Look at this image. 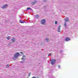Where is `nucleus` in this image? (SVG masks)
<instances>
[{"label": "nucleus", "instance_id": "nucleus-20", "mask_svg": "<svg viewBox=\"0 0 78 78\" xmlns=\"http://www.w3.org/2000/svg\"><path fill=\"white\" fill-rule=\"evenodd\" d=\"M30 75H31V73H30L29 75V76H30Z\"/></svg>", "mask_w": 78, "mask_h": 78}, {"label": "nucleus", "instance_id": "nucleus-11", "mask_svg": "<svg viewBox=\"0 0 78 78\" xmlns=\"http://www.w3.org/2000/svg\"><path fill=\"white\" fill-rule=\"evenodd\" d=\"M36 3V2H32V5H34V4H35V3Z\"/></svg>", "mask_w": 78, "mask_h": 78}, {"label": "nucleus", "instance_id": "nucleus-17", "mask_svg": "<svg viewBox=\"0 0 78 78\" xmlns=\"http://www.w3.org/2000/svg\"><path fill=\"white\" fill-rule=\"evenodd\" d=\"M51 53H50L48 54V56H51Z\"/></svg>", "mask_w": 78, "mask_h": 78}, {"label": "nucleus", "instance_id": "nucleus-22", "mask_svg": "<svg viewBox=\"0 0 78 78\" xmlns=\"http://www.w3.org/2000/svg\"><path fill=\"white\" fill-rule=\"evenodd\" d=\"M58 67H59V68L60 67V66L58 65Z\"/></svg>", "mask_w": 78, "mask_h": 78}, {"label": "nucleus", "instance_id": "nucleus-19", "mask_svg": "<svg viewBox=\"0 0 78 78\" xmlns=\"http://www.w3.org/2000/svg\"><path fill=\"white\" fill-rule=\"evenodd\" d=\"M20 53H21V54H23V53L22 52H20Z\"/></svg>", "mask_w": 78, "mask_h": 78}, {"label": "nucleus", "instance_id": "nucleus-4", "mask_svg": "<svg viewBox=\"0 0 78 78\" xmlns=\"http://www.w3.org/2000/svg\"><path fill=\"white\" fill-rule=\"evenodd\" d=\"M45 23V19L42 20H41L42 24H44Z\"/></svg>", "mask_w": 78, "mask_h": 78}, {"label": "nucleus", "instance_id": "nucleus-21", "mask_svg": "<svg viewBox=\"0 0 78 78\" xmlns=\"http://www.w3.org/2000/svg\"><path fill=\"white\" fill-rule=\"evenodd\" d=\"M37 16L38 17H39V15H37Z\"/></svg>", "mask_w": 78, "mask_h": 78}, {"label": "nucleus", "instance_id": "nucleus-3", "mask_svg": "<svg viewBox=\"0 0 78 78\" xmlns=\"http://www.w3.org/2000/svg\"><path fill=\"white\" fill-rule=\"evenodd\" d=\"M8 6V5L7 4H5L2 7V9H4L5 8H6Z\"/></svg>", "mask_w": 78, "mask_h": 78}, {"label": "nucleus", "instance_id": "nucleus-15", "mask_svg": "<svg viewBox=\"0 0 78 78\" xmlns=\"http://www.w3.org/2000/svg\"><path fill=\"white\" fill-rule=\"evenodd\" d=\"M20 23H24V22H23L22 21V20H20Z\"/></svg>", "mask_w": 78, "mask_h": 78}, {"label": "nucleus", "instance_id": "nucleus-12", "mask_svg": "<svg viewBox=\"0 0 78 78\" xmlns=\"http://www.w3.org/2000/svg\"><path fill=\"white\" fill-rule=\"evenodd\" d=\"M66 22H65V24H64L65 27H67V25H66Z\"/></svg>", "mask_w": 78, "mask_h": 78}, {"label": "nucleus", "instance_id": "nucleus-5", "mask_svg": "<svg viewBox=\"0 0 78 78\" xmlns=\"http://www.w3.org/2000/svg\"><path fill=\"white\" fill-rule=\"evenodd\" d=\"M61 26H60L58 28V29L57 30V31H58V32H59V33H61V31H60V28H61Z\"/></svg>", "mask_w": 78, "mask_h": 78}, {"label": "nucleus", "instance_id": "nucleus-8", "mask_svg": "<svg viewBox=\"0 0 78 78\" xmlns=\"http://www.w3.org/2000/svg\"><path fill=\"white\" fill-rule=\"evenodd\" d=\"M65 20L66 22H68L69 20V18H66L65 19Z\"/></svg>", "mask_w": 78, "mask_h": 78}, {"label": "nucleus", "instance_id": "nucleus-7", "mask_svg": "<svg viewBox=\"0 0 78 78\" xmlns=\"http://www.w3.org/2000/svg\"><path fill=\"white\" fill-rule=\"evenodd\" d=\"M70 39L69 37H67L66 39V41H70Z\"/></svg>", "mask_w": 78, "mask_h": 78}, {"label": "nucleus", "instance_id": "nucleus-18", "mask_svg": "<svg viewBox=\"0 0 78 78\" xmlns=\"http://www.w3.org/2000/svg\"><path fill=\"white\" fill-rule=\"evenodd\" d=\"M58 22H57V21H55V24H57V23Z\"/></svg>", "mask_w": 78, "mask_h": 78}, {"label": "nucleus", "instance_id": "nucleus-1", "mask_svg": "<svg viewBox=\"0 0 78 78\" xmlns=\"http://www.w3.org/2000/svg\"><path fill=\"white\" fill-rule=\"evenodd\" d=\"M19 55H20V54H19V52H17L16 54L15 55L14 57L15 58H17Z\"/></svg>", "mask_w": 78, "mask_h": 78}, {"label": "nucleus", "instance_id": "nucleus-9", "mask_svg": "<svg viewBox=\"0 0 78 78\" xmlns=\"http://www.w3.org/2000/svg\"><path fill=\"white\" fill-rule=\"evenodd\" d=\"M12 41L13 42H15V41H16V39L14 38H13L12 39Z\"/></svg>", "mask_w": 78, "mask_h": 78}, {"label": "nucleus", "instance_id": "nucleus-6", "mask_svg": "<svg viewBox=\"0 0 78 78\" xmlns=\"http://www.w3.org/2000/svg\"><path fill=\"white\" fill-rule=\"evenodd\" d=\"M25 56L24 55L23 58H22V60H23V61H25Z\"/></svg>", "mask_w": 78, "mask_h": 78}, {"label": "nucleus", "instance_id": "nucleus-2", "mask_svg": "<svg viewBox=\"0 0 78 78\" xmlns=\"http://www.w3.org/2000/svg\"><path fill=\"white\" fill-rule=\"evenodd\" d=\"M55 61H56V59H52L51 61V64L52 65H53V64H55Z\"/></svg>", "mask_w": 78, "mask_h": 78}, {"label": "nucleus", "instance_id": "nucleus-10", "mask_svg": "<svg viewBox=\"0 0 78 78\" xmlns=\"http://www.w3.org/2000/svg\"><path fill=\"white\" fill-rule=\"evenodd\" d=\"M6 38L8 40H9V39H11V37L8 36Z\"/></svg>", "mask_w": 78, "mask_h": 78}, {"label": "nucleus", "instance_id": "nucleus-16", "mask_svg": "<svg viewBox=\"0 0 78 78\" xmlns=\"http://www.w3.org/2000/svg\"><path fill=\"white\" fill-rule=\"evenodd\" d=\"M46 40L47 41V42H48V41H49V39L48 38L46 39Z\"/></svg>", "mask_w": 78, "mask_h": 78}, {"label": "nucleus", "instance_id": "nucleus-13", "mask_svg": "<svg viewBox=\"0 0 78 78\" xmlns=\"http://www.w3.org/2000/svg\"><path fill=\"white\" fill-rule=\"evenodd\" d=\"M30 9H31V8H28L27 9V10H30Z\"/></svg>", "mask_w": 78, "mask_h": 78}, {"label": "nucleus", "instance_id": "nucleus-14", "mask_svg": "<svg viewBox=\"0 0 78 78\" xmlns=\"http://www.w3.org/2000/svg\"><path fill=\"white\" fill-rule=\"evenodd\" d=\"M9 65L8 64H7L6 66V68H8V67H9Z\"/></svg>", "mask_w": 78, "mask_h": 78}]
</instances>
